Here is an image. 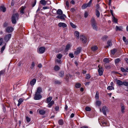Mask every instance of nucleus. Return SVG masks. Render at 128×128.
I'll return each mask as SVG.
<instances>
[{
    "label": "nucleus",
    "mask_w": 128,
    "mask_h": 128,
    "mask_svg": "<svg viewBox=\"0 0 128 128\" xmlns=\"http://www.w3.org/2000/svg\"><path fill=\"white\" fill-rule=\"evenodd\" d=\"M74 35L76 36V38L77 39H78L79 38V33L78 31H76L74 32Z\"/></svg>",
    "instance_id": "25"
},
{
    "label": "nucleus",
    "mask_w": 128,
    "mask_h": 128,
    "mask_svg": "<svg viewBox=\"0 0 128 128\" xmlns=\"http://www.w3.org/2000/svg\"><path fill=\"white\" fill-rule=\"evenodd\" d=\"M113 22H114L116 23H117L118 20L114 16L113 17Z\"/></svg>",
    "instance_id": "53"
},
{
    "label": "nucleus",
    "mask_w": 128,
    "mask_h": 128,
    "mask_svg": "<svg viewBox=\"0 0 128 128\" xmlns=\"http://www.w3.org/2000/svg\"><path fill=\"white\" fill-rule=\"evenodd\" d=\"M107 89L109 90H111L114 89V88L112 86H108L107 88Z\"/></svg>",
    "instance_id": "40"
},
{
    "label": "nucleus",
    "mask_w": 128,
    "mask_h": 128,
    "mask_svg": "<svg viewBox=\"0 0 128 128\" xmlns=\"http://www.w3.org/2000/svg\"><path fill=\"white\" fill-rule=\"evenodd\" d=\"M122 39L123 41L125 42L126 44H128V40L126 39V38L124 36L122 38Z\"/></svg>",
    "instance_id": "29"
},
{
    "label": "nucleus",
    "mask_w": 128,
    "mask_h": 128,
    "mask_svg": "<svg viewBox=\"0 0 128 128\" xmlns=\"http://www.w3.org/2000/svg\"><path fill=\"white\" fill-rule=\"evenodd\" d=\"M42 97L40 94L36 93L34 97V99L35 100H40Z\"/></svg>",
    "instance_id": "6"
},
{
    "label": "nucleus",
    "mask_w": 128,
    "mask_h": 128,
    "mask_svg": "<svg viewBox=\"0 0 128 128\" xmlns=\"http://www.w3.org/2000/svg\"><path fill=\"white\" fill-rule=\"evenodd\" d=\"M62 56V55L60 54H58L56 55L57 58L60 59L61 58Z\"/></svg>",
    "instance_id": "41"
},
{
    "label": "nucleus",
    "mask_w": 128,
    "mask_h": 128,
    "mask_svg": "<svg viewBox=\"0 0 128 128\" xmlns=\"http://www.w3.org/2000/svg\"><path fill=\"white\" fill-rule=\"evenodd\" d=\"M0 10L3 12H4L6 11V8L3 5H2L0 6Z\"/></svg>",
    "instance_id": "14"
},
{
    "label": "nucleus",
    "mask_w": 128,
    "mask_h": 128,
    "mask_svg": "<svg viewBox=\"0 0 128 128\" xmlns=\"http://www.w3.org/2000/svg\"><path fill=\"white\" fill-rule=\"evenodd\" d=\"M88 7L87 4H83L82 6V8L83 9H84Z\"/></svg>",
    "instance_id": "39"
},
{
    "label": "nucleus",
    "mask_w": 128,
    "mask_h": 128,
    "mask_svg": "<svg viewBox=\"0 0 128 128\" xmlns=\"http://www.w3.org/2000/svg\"><path fill=\"white\" fill-rule=\"evenodd\" d=\"M58 123L60 125H62L63 124V121L62 120L60 119L58 121Z\"/></svg>",
    "instance_id": "38"
},
{
    "label": "nucleus",
    "mask_w": 128,
    "mask_h": 128,
    "mask_svg": "<svg viewBox=\"0 0 128 128\" xmlns=\"http://www.w3.org/2000/svg\"><path fill=\"white\" fill-rule=\"evenodd\" d=\"M6 45V44H5L4 45V46L2 47L1 49V52H3L5 48Z\"/></svg>",
    "instance_id": "47"
},
{
    "label": "nucleus",
    "mask_w": 128,
    "mask_h": 128,
    "mask_svg": "<svg viewBox=\"0 0 128 128\" xmlns=\"http://www.w3.org/2000/svg\"><path fill=\"white\" fill-rule=\"evenodd\" d=\"M98 47L96 46H94L91 48V49L93 51H96L98 49Z\"/></svg>",
    "instance_id": "30"
},
{
    "label": "nucleus",
    "mask_w": 128,
    "mask_h": 128,
    "mask_svg": "<svg viewBox=\"0 0 128 128\" xmlns=\"http://www.w3.org/2000/svg\"><path fill=\"white\" fill-rule=\"evenodd\" d=\"M108 108L106 106H104L102 107V112L104 115H106V112L108 111Z\"/></svg>",
    "instance_id": "10"
},
{
    "label": "nucleus",
    "mask_w": 128,
    "mask_h": 128,
    "mask_svg": "<svg viewBox=\"0 0 128 128\" xmlns=\"http://www.w3.org/2000/svg\"><path fill=\"white\" fill-rule=\"evenodd\" d=\"M91 24L92 27L93 29L97 30L98 27L96 25V23L94 19V18H92L91 20Z\"/></svg>",
    "instance_id": "2"
},
{
    "label": "nucleus",
    "mask_w": 128,
    "mask_h": 128,
    "mask_svg": "<svg viewBox=\"0 0 128 128\" xmlns=\"http://www.w3.org/2000/svg\"><path fill=\"white\" fill-rule=\"evenodd\" d=\"M99 94L98 92H96V94L95 98L96 100H98L99 98Z\"/></svg>",
    "instance_id": "36"
},
{
    "label": "nucleus",
    "mask_w": 128,
    "mask_h": 128,
    "mask_svg": "<svg viewBox=\"0 0 128 128\" xmlns=\"http://www.w3.org/2000/svg\"><path fill=\"white\" fill-rule=\"evenodd\" d=\"M3 39L2 38H0V46L2 44L3 42Z\"/></svg>",
    "instance_id": "61"
},
{
    "label": "nucleus",
    "mask_w": 128,
    "mask_h": 128,
    "mask_svg": "<svg viewBox=\"0 0 128 128\" xmlns=\"http://www.w3.org/2000/svg\"><path fill=\"white\" fill-rule=\"evenodd\" d=\"M85 110L87 111H90L91 110V109L90 107L86 106L85 108Z\"/></svg>",
    "instance_id": "52"
},
{
    "label": "nucleus",
    "mask_w": 128,
    "mask_h": 128,
    "mask_svg": "<svg viewBox=\"0 0 128 128\" xmlns=\"http://www.w3.org/2000/svg\"><path fill=\"white\" fill-rule=\"evenodd\" d=\"M47 2L45 0H41L40 1V3L43 6H45Z\"/></svg>",
    "instance_id": "22"
},
{
    "label": "nucleus",
    "mask_w": 128,
    "mask_h": 128,
    "mask_svg": "<svg viewBox=\"0 0 128 128\" xmlns=\"http://www.w3.org/2000/svg\"><path fill=\"white\" fill-rule=\"evenodd\" d=\"M42 92V90L41 88L39 87L38 88L36 92V93L40 94L41 92Z\"/></svg>",
    "instance_id": "19"
},
{
    "label": "nucleus",
    "mask_w": 128,
    "mask_h": 128,
    "mask_svg": "<svg viewBox=\"0 0 128 128\" xmlns=\"http://www.w3.org/2000/svg\"><path fill=\"white\" fill-rule=\"evenodd\" d=\"M121 112L122 113H124V110L125 108L123 104H121Z\"/></svg>",
    "instance_id": "33"
},
{
    "label": "nucleus",
    "mask_w": 128,
    "mask_h": 128,
    "mask_svg": "<svg viewBox=\"0 0 128 128\" xmlns=\"http://www.w3.org/2000/svg\"><path fill=\"white\" fill-rule=\"evenodd\" d=\"M111 52L112 54H114L115 52H116V50L115 49H114L111 50Z\"/></svg>",
    "instance_id": "44"
},
{
    "label": "nucleus",
    "mask_w": 128,
    "mask_h": 128,
    "mask_svg": "<svg viewBox=\"0 0 128 128\" xmlns=\"http://www.w3.org/2000/svg\"><path fill=\"white\" fill-rule=\"evenodd\" d=\"M56 13L58 14L59 15H61L63 14V12L60 9H59L58 10L56 11Z\"/></svg>",
    "instance_id": "24"
},
{
    "label": "nucleus",
    "mask_w": 128,
    "mask_h": 128,
    "mask_svg": "<svg viewBox=\"0 0 128 128\" xmlns=\"http://www.w3.org/2000/svg\"><path fill=\"white\" fill-rule=\"evenodd\" d=\"M107 44L108 45V46H106V47L108 48L110 46H111L112 45V43L110 40H108L107 42Z\"/></svg>",
    "instance_id": "20"
},
{
    "label": "nucleus",
    "mask_w": 128,
    "mask_h": 128,
    "mask_svg": "<svg viewBox=\"0 0 128 128\" xmlns=\"http://www.w3.org/2000/svg\"><path fill=\"white\" fill-rule=\"evenodd\" d=\"M116 84L118 85L122 86L123 85V82L119 80H116Z\"/></svg>",
    "instance_id": "23"
},
{
    "label": "nucleus",
    "mask_w": 128,
    "mask_h": 128,
    "mask_svg": "<svg viewBox=\"0 0 128 128\" xmlns=\"http://www.w3.org/2000/svg\"><path fill=\"white\" fill-rule=\"evenodd\" d=\"M108 37L107 36H104L102 38V40L104 41L106 40Z\"/></svg>",
    "instance_id": "55"
},
{
    "label": "nucleus",
    "mask_w": 128,
    "mask_h": 128,
    "mask_svg": "<svg viewBox=\"0 0 128 128\" xmlns=\"http://www.w3.org/2000/svg\"><path fill=\"white\" fill-rule=\"evenodd\" d=\"M36 0H35L34 1V4H32V7H34L36 5Z\"/></svg>",
    "instance_id": "62"
},
{
    "label": "nucleus",
    "mask_w": 128,
    "mask_h": 128,
    "mask_svg": "<svg viewBox=\"0 0 128 128\" xmlns=\"http://www.w3.org/2000/svg\"><path fill=\"white\" fill-rule=\"evenodd\" d=\"M81 48L80 47H78L76 48V50L74 52V54L76 55L79 54L80 53Z\"/></svg>",
    "instance_id": "11"
},
{
    "label": "nucleus",
    "mask_w": 128,
    "mask_h": 128,
    "mask_svg": "<svg viewBox=\"0 0 128 128\" xmlns=\"http://www.w3.org/2000/svg\"><path fill=\"white\" fill-rule=\"evenodd\" d=\"M58 26L60 27H62L63 28L66 27L67 26L66 24L63 22H60L58 24Z\"/></svg>",
    "instance_id": "12"
},
{
    "label": "nucleus",
    "mask_w": 128,
    "mask_h": 128,
    "mask_svg": "<svg viewBox=\"0 0 128 128\" xmlns=\"http://www.w3.org/2000/svg\"><path fill=\"white\" fill-rule=\"evenodd\" d=\"M12 36V34H10L6 35L4 36V39L5 42H7L9 40Z\"/></svg>",
    "instance_id": "4"
},
{
    "label": "nucleus",
    "mask_w": 128,
    "mask_h": 128,
    "mask_svg": "<svg viewBox=\"0 0 128 128\" xmlns=\"http://www.w3.org/2000/svg\"><path fill=\"white\" fill-rule=\"evenodd\" d=\"M38 112L40 114L42 115H44L46 113V111L42 110H39Z\"/></svg>",
    "instance_id": "17"
},
{
    "label": "nucleus",
    "mask_w": 128,
    "mask_h": 128,
    "mask_svg": "<svg viewBox=\"0 0 128 128\" xmlns=\"http://www.w3.org/2000/svg\"><path fill=\"white\" fill-rule=\"evenodd\" d=\"M120 70L123 72H128V71L127 70L122 67L121 68Z\"/></svg>",
    "instance_id": "43"
},
{
    "label": "nucleus",
    "mask_w": 128,
    "mask_h": 128,
    "mask_svg": "<svg viewBox=\"0 0 128 128\" xmlns=\"http://www.w3.org/2000/svg\"><path fill=\"white\" fill-rule=\"evenodd\" d=\"M64 72L63 71H60L59 74V76L61 77H62L64 76Z\"/></svg>",
    "instance_id": "27"
},
{
    "label": "nucleus",
    "mask_w": 128,
    "mask_h": 128,
    "mask_svg": "<svg viewBox=\"0 0 128 128\" xmlns=\"http://www.w3.org/2000/svg\"><path fill=\"white\" fill-rule=\"evenodd\" d=\"M36 81V80L35 78L33 79L30 82V84L32 86H33L35 84Z\"/></svg>",
    "instance_id": "15"
},
{
    "label": "nucleus",
    "mask_w": 128,
    "mask_h": 128,
    "mask_svg": "<svg viewBox=\"0 0 128 128\" xmlns=\"http://www.w3.org/2000/svg\"><path fill=\"white\" fill-rule=\"evenodd\" d=\"M56 18H59L63 20H65V18H66V16L64 14H62L61 15L57 16Z\"/></svg>",
    "instance_id": "9"
},
{
    "label": "nucleus",
    "mask_w": 128,
    "mask_h": 128,
    "mask_svg": "<svg viewBox=\"0 0 128 128\" xmlns=\"http://www.w3.org/2000/svg\"><path fill=\"white\" fill-rule=\"evenodd\" d=\"M52 98L51 96H49L48 98H46V102L47 103H48L51 102Z\"/></svg>",
    "instance_id": "18"
},
{
    "label": "nucleus",
    "mask_w": 128,
    "mask_h": 128,
    "mask_svg": "<svg viewBox=\"0 0 128 128\" xmlns=\"http://www.w3.org/2000/svg\"><path fill=\"white\" fill-rule=\"evenodd\" d=\"M26 8L25 6H22L20 8V12L22 14H24V11L25 9Z\"/></svg>",
    "instance_id": "16"
},
{
    "label": "nucleus",
    "mask_w": 128,
    "mask_h": 128,
    "mask_svg": "<svg viewBox=\"0 0 128 128\" xmlns=\"http://www.w3.org/2000/svg\"><path fill=\"white\" fill-rule=\"evenodd\" d=\"M45 50V48L44 47H41L38 49V52L40 54H42L44 52Z\"/></svg>",
    "instance_id": "8"
},
{
    "label": "nucleus",
    "mask_w": 128,
    "mask_h": 128,
    "mask_svg": "<svg viewBox=\"0 0 128 128\" xmlns=\"http://www.w3.org/2000/svg\"><path fill=\"white\" fill-rule=\"evenodd\" d=\"M6 31L7 32L10 33L12 32L13 30V28L11 26H8L6 28Z\"/></svg>",
    "instance_id": "7"
},
{
    "label": "nucleus",
    "mask_w": 128,
    "mask_h": 128,
    "mask_svg": "<svg viewBox=\"0 0 128 128\" xmlns=\"http://www.w3.org/2000/svg\"><path fill=\"white\" fill-rule=\"evenodd\" d=\"M92 0H90V1L87 4V6L88 7H90L91 6L92 3Z\"/></svg>",
    "instance_id": "32"
},
{
    "label": "nucleus",
    "mask_w": 128,
    "mask_h": 128,
    "mask_svg": "<svg viewBox=\"0 0 128 128\" xmlns=\"http://www.w3.org/2000/svg\"><path fill=\"white\" fill-rule=\"evenodd\" d=\"M8 25V23L6 22H4L3 24V27L4 28H6L7 27Z\"/></svg>",
    "instance_id": "45"
},
{
    "label": "nucleus",
    "mask_w": 128,
    "mask_h": 128,
    "mask_svg": "<svg viewBox=\"0 0 128 128\" xmlns=\"http://www.w3.org/2000/svg\"><path fill=\"white\" fill-rule=\"evenodd\" d=\"M116 31H117V30L120 31V30H122L120 28V27H119L118 26H116Z\"/></svg>",
    "instance_id": "57"
},
{
    "label": "nucleus",
    "mask_w": 128,
    "mask_h": 128,
    "mask_svg": "<svg viewBox=\"0 0 128 128\" xmlns=\"http://www.w3.org/2000/svg\"><path fill=\"white\" fill-rule=\"evenodd\" d=\"M24 101V99L22 98H20L18 100V102L21 104Z\"/></svg>",
    "instance_id": "54"
},
{
    "label": "nucleus",
    "mask_w": 128,
    "mask_h": 128,
    "mask_svg": "<svg viewBox=\"0 0 128 128\" xmlns=\"http://www.w3.org/2000/svg\"><path fill=\"white\" fill-rule=\"evenodd\" d=\"M105 68L107 69H109L111 68V67L109 64H106L105 65Z\"/></svg>",
    "instance_id": "42"
},
{
    "label": "nucleus",
    "mask_w": 128,
    "mask_h": 128,
    "mask_svg": "<svg viewBox=\"0 0 128 128\" xmlns=\"http://www.w3.org/2000/svg\"><path fill=\"white\" fill-rule=\"evenodd\" d=\"M54 102L52 100L50 102L48 103V107L49 108H51V107L54 104Z\"/></svg>",
    "instance_id": "13"
},
{
    "label": "nucleus",
    "mask_w": 128,
    "mask_h": 128,
    "mask_svg": "<svg viewBox=\"0 0 128 128\" xmlns=\"http://www.w3.org/2000/svg\"><path fill=\"white\" fill-rule=\"evenodd\" d=\"M69 56L71 58H73L74 57L73 54L71 53H70L69 54Z\"/></svg>",
    "instance_id": "60"
},
{
    "label": "nucleus",
    "mask_w": 128,
    "mask_h": 128,
    "mask_svg": "<svg viewBox=\"0 0 128 128\" xmlns=\"http://www.w3.org/2000/svg\"><path fill=\"white\" fill-rule=\"evenodd\" d=\"M59 107L58 106H56L55 108V109L56 111H58L59 110Z\"/></svg>",
    "instance_id": "64"
},
{
    "label": "nucleus",
    "mask_w": 128,
    "mask_h": 128,
    "mask_svg": "<svg viewBox=\"0 0 128 128\" xmlns=\"http://www.w3.org/2000/svg\"><path fill=\"white\" fill-rule=\"evenodd\" d=\"M88 16V13L87 12H85L84 14V17L85 18L87 17Z\"/></svg>",
    "instance_id": "63"
},
{
    "label": "nucleus",
    "mask_w": 128,
    "mask_h": 128,
    "mask_svg": "<svg viewBox=\"0 0 128 128\" xmlns=\"http://www.w3.org/2000/svg\"><path fill=\"white\" fill-rule=\"evenodd\" d=\"M95 7L96 8V10H98L100 9V7L99 5L98 4H97L96 5Z\"/></svg>",
    "instance_id": "59"
},
{
    "label": "nucleus",
    "mask_w": 128,
    "mask_h": 128,
    "mask_svg": "<svg viewBox=\"0 0 128 128\" xmlns=\"http://www.w3.org/2000/svg\"><path fill=\"white\" fill-rule=\"evenodd\" d=\"M103 61L106 63H107L109 62L110 60L108 58H106L104 59Z\"/></svg>",
    "instance_id": "35"
},
{
    "label": "nucleus",
    "mask_w": 128,
    "mask_h": 128,
    "mask_svg": "<svg viewBox=\"0 0 128 128\" xmlns=\"http://www.w3.org/2000/svg\"><path fill=\"white\" fill-rule=\"evenodd\" d=\"M98 72L99 75L100 76H102V75L104 71L103 68L102 66H100V64L98 65Z\"/></svg>",
    "instance_id": "3"
},
{
    "label": "nucleus",
    "mask_w": 128,
    "mask_h": 128,
    "mask_svg": "<svg viewBox=\"0 0 128 128\" xmlns=\"http://www.w3.org/2000/svg\"><path fill=\"white\" fill-rule=\"evenodd\" d=\"M96 14L98 18H99L100 16V12L99 11L97 10H96Z\"/></svg>",
    "instance_id": "28"
},
{
    "label": "nucleus",
    "mask_w": 128,
    "mask_h": 128,
    "mask_svg": "<svg viewBox=\"0 0 128 128\" xmlns=\"http://www.w3.org/2000/svg\"><path fill=\"white\" fill-rule=\"evenodd\" d=\"M127 86H128V82L124 81L123 82V85Z\"/></svg>",
    "instance_id": "51"
},
{
    "label": "nucleus",
    "mask_w": 128,
    "mask_h": 128,
    "mask_svg": "<svg viewBox=\"0 0 128 128\" xmlns=\"http://www.w3.org/2000/svg\"><path fill=\"white\" fill-rule=\"evenodd\" d=\"M81 86V84L79 83H76V84L75 87L77 88H79Z\"/></svg>",
    "instance_id": "31"
},
{
    "label": "nucleus",
    "mask_w": 128,
    "mask_h": 128,
    "mask_svg": "<svg viewBox=\"0 0 128 128\" xmlns=\"http://www.w3.org/2000/svg\"><path fill=\"white\" fill-rule=\"evenodd\" d=\"M26 120L28 122L30 121V118L28 116H26Z\"/></svg>",
    "instance_id": "58"
},
{
    "label": "nucleus",
    "mask_w": 128,
    "mask_h": 128,
    "mask_svg": "<svg viewBox=\"0 0 128 128\" xmlns=\"http://www.w3.org/2000/svg\"><path fill=\"white\" fill-rule=\"evenodd\" d=\"M90 77L91 76L89 74H86V79H89L90 78Z\"/></svg>",
    "instance_id": "49"
},
{
    "label": "nucleus",
    "mask_w": 128,
    "mask_h": 128,
    "mask_svg": "<svg viewBox=\"0 0 128 128\" xmlns=\"http://www.w3.org/2000/svg\"><path fill=\"white\" fill-rule=\"evenodd\" d=\"M70 44H67L66 46V48L65 49V52H67L68 50H69L70 48Z\"/></svg>",
    "instance_id": "26"
},
{
    "label": "nucleus",
    "mask_w": 128,
    "mask_h": 128,
    "mask_svg": "<svg viewBox=\"0 0 128 128\" xmlns=\"http://www.w3.org/2000/svg\"><path fill=\"white\" fill-rule=\"evenodd\" d=\"M6 74V72L5 70H2L0 71V77L3 76H4Z\"/></svg>",
    "instance_id": "21"
},
{
    "label": "nucleus",
    "mask_w": 128,
    "mask_h": 128,
    "mask_svg": "<svg viewBox=\"0 0 128 128\" xmlns=\"http://www.w3.org/2000/svg\"><path fill=\"white\" fill-rule=\"evenodd\" d=\"M35 65V63L34 62H32L31 64V66L30 67V68L31 69H33Z\"/></svg>",
    "instance_id": "50"
},
{
    "label": "nucleus",
    "mask_w": 128,
    "mask_h": 128,
    "mask_svg": "<svg viewBox=\"0 0 128 128\" xmlns=\"http://www.w3.org/2000/svg\"><path fill=\"white\" fill-rule=\"evenodd\" d=\"M80 39L84 43H86L87 42V39L86 37L83 35H81L80 36Z\"/></svg>",
    "instance_id": "5"
},
{
    "label": "nucleus",
    "mask_w": 128,
    "mask_h": 128,
    "mask_svg": "<svg viewBox=\"0 0 128 128\" xmlns=\"http://www.w3.org/2000/svg\"><path fill=\"white\" fill-rule=\"evenodd\" d=\"M60 69V67L58 65H56L54 68V69L56 71L59 70Z\"/></svg>",
    "instance_id": "37"
},
{
    "label": "nucleus",
    "mask_w": 128,
    "mask_h": 128,
    "mask_svg": "<svg viewBox=\"0 0 128 128\" xmlns=\"http://www.w3.org/2000/svg\"><path fill=\"white\" fill-rule=\"evenodd\" d=\"M101 104V102L100 100H97L96 102V104L97 106H100Z\"/></svg>",
    "instance_id": "34"
},
{
    "label": "nucleus",
    "mask_w": 128,
    "mask_h": 128,
    "mask_svg": "<svg viewBox=\"0 0 128 128\" xmlns=\"http://www.w3.org/2000/svg\"><path fill=\"white\" fill-rule=\"evenodd\" d=\"M120 61V60L119 58H118L115 60V64L118 63Z\"/></svg>",
    "instance_id": "56"
},
{
    "label": "nucleus",
    "mask_w": 128,
    "mask_h": 128,
    "mask_svg": "<svg viewBox=\"0 0 128 128\" xmlns=\"http://www.w3.org/2000/svg\"><path fill=\"white\" fill-rule=\"evenodd\" d=\"M54 83L56 84H60L61 83V82L58 80H55L54 81Z\"/></svg>",
    "instance_id": "46"
},
{
    "label": "nucleus",
    "mask_w": 128,
    "mask_h": 128,
    "mask_svg": "<svg viewBox=\"0 0 128 128\" xmlns=\"http://www.w3.org/2000/svg\"><path fill=\"white\" fill-rule=\"evenodd\" d=\"M70 24L71 27L73 28H76V25H74L71 22H70Z\"/></svg>",
    "instance_id": "48"
},
{
    "label": "nucleus",
    "mask_w": 128,
    "mask_h": 128,
    "mask_svg": "<svg viewBox=\"0 0 128 128\" xmlns=\"http://www.w3.org/2000/svg\"><path fill=\"white\" fill-rule=\"evenodd\" d=\"M19 16L18 14L16 13L13 14L11 17V21L12 24H15L16 23V20L18 18Z\"/></svg>",
    "instance_id": "1"
}]
</instances>
